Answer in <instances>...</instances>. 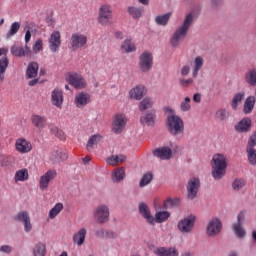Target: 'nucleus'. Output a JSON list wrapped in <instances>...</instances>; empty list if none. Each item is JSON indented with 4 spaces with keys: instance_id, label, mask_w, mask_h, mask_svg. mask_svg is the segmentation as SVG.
<instances>
[{
    "instance_id": "nucleus-46",
    "label": "nucleus",
    "mask_w": 256,
    "mask_h": 256,
    "mask_svg": "<svg viewBox=\"0 0 256 256\" xmlns=\"http://www.w3.org/2000/svg\"><path fill=\"white\" fill-rule=\"evenodd\" d=\"M127 161V156L125 155H112L107 159L108 165H117V163H125Z\"/></svg>"
},
{
    "instance_id": "nucleus-29",
    "label": "nucleus",
    "mask_w": 256,
    "mask_h": 256,
    "mask_svg": "<svg viewBox=\"0 0 256 256\" xmlns=\"http://www.w3.org/2000/svg\"><path fill=\"white\" fill-rule=\"evenodd\" d=\"M120 49L122 53H135V51H137V47L131 42L130 38L122 42Z\"/></svg>"
},
{
    "instance_id": "nucleus-5",
    "label": "nucleus",
    "mask_w": 256,
    "mask_h": 256,
    "mask_svg": "<svg viewBox=\"0 0 256 256\" xmlns=\"http://www.w3.org/2000/svg\"><path fill=\"white\" fill-rule=\"evenodd\" d=\"M139 69L142 73H149L153 69V54L149 51H144L139 56Z\"/></svg>"
},
{
    "instance_id": "nucleus-12",
    "label": "nucleus",
    "mask_w": 256,
    "mask_h": 256,
    "mask_svg": "<svg viewBox=\"0 0 256 256\" xmlns=\"http://www.w3.org/2000/svg\"><path fill=\"white\" fill-rule=\"evenodd\" d=\"M157 114L154 109L142 112L140 116V123L143 127H154Z\"/></svg>"
},
{
    "instance_id": "nucleus-8",
    "label": "nucleus",
    "mask_w": 256,
    "mask_h": 256,
    "mask_svg": "<svg viewBox=\"0 0 256 256\" xmlns=\"http://www.w3.org/2000/svg\"><path fill=\"white\" fill-rule=\"evenodd\" d=\"M87 45V37L85 34L74 33L70 38V49L72 51H79V49H83Z\"/></svg>"
},
{
    "instance_id": "nucleus-56",
    "label": "nucleus",
    "mask_w": 256,
    "mask_h": 256,
    "mask_svg": "<svg viewBox=\"0 0 256 256\" xmlns=\"http://www.w3.org/2000/svg\"><path fill=\"white\" fill-rule=\"evenodd\" d=\"M248 161L250 165H256V150L255 149H246Z\"/></svg>"
},
{
    "instance_id": "nucleus-31",
    "label": "nucleus",
    "mask_w": 256,
    "mask_h": 256,
    "mask_svg": "<svg viewBox=\"0 0 256 256\" xmlns=\"http://www.w3.org/2000/svg\"><path fill=\"white\" fill-rule=\"evenodd\" d=\"M37 73H39V64L37 62H31L27 67L26 77L28 79H35Z\"/></svg>"
},
{
    "instance_id": "nucleus-58",
    "label": "nucleus",
    "mask_w": 256,
    "mask_h": 256,
    "mask_svg": "<svg viewBox=\"0 0 256 256\" xmlns=\"http://www.w3.org/2000/svg\"><path fill=\"white\" fill-rule=\"evenodd\" d=\"M24 225V231L25 233H31L33 231V224H31V217L22 222Z\"/></svg>"
},
{
    "instance_id": "nucleus-64",
    "label": "nucleus",
    "mask_w": 256,
    "mask_h": 256,
    "mask_svg": "<svg viewBox=\"0 0 256 256\" xmlns=\"http://www.w3.org/2000/svg\"><path fill=\"white\" fill-rule=\"evenodd\" d=\"M105 232V229L99 228L98 230L95 231V235L96 237H100V239H105Z\"/></svg>"
},
{
    "instance_id": "nucleus-57",
    "label": "nucleus",
    "mask_w": 256,
    "mask_h": 256,
    "mask_svg": "<svg viewBox=\"0 0 256 256\" xmlns=\"http://www.w3.org/2000/svg\"><path fill=\"white\" fill-rule=\"evenodd\" d=\"M256 147V131L250 136L246 149H255Z\"/></svg>"
},
{
    "instance_id": "nucleus-21",
    "label": "nucleus",
    "mask_w": 256,
    "mask_h": 256,
    "mask_svg": "<svg viewBox=\"0 0 256 256\" xmlns=\"http://www.w3.org/2000/svg\"><path fill=\"white\" fill-rule=\"evenodd\" d=\"M66 81H68V83L72 85V87H75V89H83L85 87V82H83V76L77 73L70 74L66 78Z\"/></svg>"
},
{
    "instance_id": "nucleus-44",
    "label": "nucleus",
    "mask_w": 256,
    "mask_h": 256,
    "mask_svg": "<svg viewBox=\"0 0 256 256\" xmlns=\"http://www.w3.org/2000/svg\"><path fill=\"white\" fill-rule=\"evenodd\" d=\"M181 205V199L179 198H167L164 201V209H175V207H179Z\"/></svg>"
},
{
    "instance_id": "nucleus-48",
    "label": "nucleus",
    "mask_w": 256,
    "mask_h": 256,
    "mask_svg": "<svg viewBox=\"0 0 256 256\" xmlns=\"http://www.w3.org/2000/svg\"><path fill=\"white\" fill-rule=\"evenodd\" d=\"M29 179V172L27 169H21L16 171L15 173V183H19V181H27Z\"/></svg>"
},
{
    "instance_id": "nucleus-40",
    "label": "nucleus",
    "mask_w": 256,
    "mask_h": 256,
    "mask_svg": "<svg viewBox=\"0 0 256 256\" xmlns=\"http://www.w3.org/2000/svg\"><path fill=\"white\" fill-rule=\"evenodd\" d=\"M169 19H171V12L156 16L155 23L161 27H166L167 23H169Z\"/></svg>"
},
{
    "instance_id": "nucleus-3",
    "label": "nucleus",
    "mask_w": 256,
    "mask_h": 256,
    "mask_svg": "<svg viewBox=\"0 0 256 256\" xmlns=\"http://www.w3.org/2000/svg\"><path fill=\"white\" fill-rule=\"evenodd\" d=\"M113 19V7L109 4H103L98 9V18L97 21L99 25L107 27L111 25Z\"/></svg>"
},
{
    "instance_id": "nucleus-2",
    "label": "nucleus",
    "mask_w": 256,
    "mask_h": 256,
    "mask_svg": "<svg viewBox=\"0 0 256 256\" xmlns=\"http://www.w3.org/2000/svg\"><path fill=\"white\" fill-rule=\"evenodd\" d=\"M212 161V177L215 181H219L227 173V157L223 154H215Z\"/></svg>"
},
{
    "instance_id": "nucleus-38",
    "label": "nucleus",
    "mask_w": 256,
    "mask_h": 256,
    "mask_svg": "<svg viewBox=\"0 0 256 256\" xmlns=\"http://www.w3.org/2000/svg\"><path fill=\"white\" fill-rule=\"evenodd\" d=\"M49 129L52 135H55V137H57V139H59L60 141H65V139L67 138L65 132H63V130L59 129L57 126L50 124Z\"/></svg>"
},
{
    "instance_id": "nucleus-35",
    "label": "nucleus",
    "mask_w": 256,
    "mask_h": 256,
    "mask_svg": "<svg viewBox=\"0 0 256 256\" xmlns=\"http://www.w3.org/2000/svg\"><path fill=\"white\" fill-rule=\"evenodd\" d=\"M230 113L225 108H220L215 113V119L217 121H220L221 123H226V121H229Z\"/></svg>"
},
{
    "instance_id": "nucleus-61",
    "label": "nucleus",
    "mask_w": 256,
    "mask_h": 256,
    "mask_svg": "<svg viewBox=\"0 0 256 256\" xmlns=\"http://www.w3.org/2000/svg\"><path fill=\"white\" fill-rule=\"evenodd\" d=\"M35 51H43V40L38 39L33 47Z\"/></svg>"
},
{
    "instance_id": "nucleus-7",
    "label": "nucleus",
    "mask_w": 256,
    "mask_h": 256,
    "mask_svg": "<svg viewBox=\"0 0 256 256\" xmlns=\"http://www.w3.org/2000/svg\"><path fill=\"white\" fill-rule=\"evenodd\" d=\"M245 223V214L243 212L238 213L237 222L232 225V229L234 231V235L237 239H244L247 236V231L243 228V224Z\"/></svg>"
},
{
    "instance_id": "nucleus-27",
    "label": "nucleus",
    "mask_w": 256,
    "mask_h": 256,
    "mask_svg": "<svg viewBox=\"0 0 256 256\" xmlns=\"http://www.w3.org/2000/svg\"><path fill=\"white\" fill-rule=\"evenodd\" d=\"M256 98L255 96H248L244 101L243 113L244 115H251L255 109Z\"/></svg>"
},
{
    "instance_id": "nucleus-51",
    "label": "nucleus",
    "mask_w": 256,
    "mask_h": 256,
    "mask_svg": "<svg viewBox=\"0 0 256 256\" xmlns=\"http://www.w3.org/2000/svg\"><path fill=\"white\" fill-rule=\"evenodd\" d=\"M153 181V173L147 172L144 174L139 182V187H147Z\"/></svg>"
},
{
    "instance_id": "nucleus-49",
    "label": "nucleus",
    "mask_w": 256,
    "mask_h": 256,
    "mask_svg": "<svg viewBox=\"0 0 256 256\" xmlns=\"http://www.w3.org/2000/svg\"><path fill=\"white\" fill-rule=\"evenodd\" d=\"M169 217H171V214L168 211H159L155 214V221L156 223H165Z\"/></svg>"
},
{
    "instance_id": "nucleus-30",
    "label": "nucleus",
    "mask_w": 256,
    "mask_h": 256,
    "mask_svg": "<svg viewBox=\"0 0 256 256\" xmlns=\"http://www.w3.org/2000/svg\"><path fill=\"white\" fill-rule=\"evenodd\" d=\"M144 11L143 7L129 6L127 8V13L132 17V19H141Z\"/></svg>"
},
{
    "instance_id": "nucleus-28",
    "label": "nucleus",
    "mask_w": 256,
    "mask_h": 256,
    "mask_svg": "<svg viewBox=\"0 0 256 256\" xmlns=\"http://www.w3.org/2000/svg\"><path fill=\"white\" fill-rule=\"evenodd\" d=\"M16 149L19 153H29V151L33 149V146L31 145V142L21 138L16 141Z\"/></svg>"
},
{
    "instance_id": "nucleus-62",
    "label": "nucleus",
    "mask_w": 256,
    "mask_h": 256,
    "mask_svg": "<svg viewBox=\"0 0 256 256\" xmlns=\"http://www.w3.org/2000/svg\"><path fill=\"white\" fill-rule=\"evenodd\" d=\"M189 73H191V67H189V65L183 66L181 68L182 77H187V75H189Z\"/></svg>"
},
{
    "instance_id": "nucleus-50",
    "label": "nucleus",
    "mask_w": 256,
    "mask_h": 256,
    "mask_svg": "<svg viewBox=\"0 0 256 256\" xmlns=\"http://www.w3.org/2000/svg\"><path fill=\"white\" fill-rule=\"evenodd\" d=\"M19 29H21V23L13 22L10 26V30L6 34L7 39L13 37L14 35H17V33H19Z\"/></svg>"
},
{
    "instance_id": "nucleus-16",
    "label": "nucleus",
    "mask_w": 256,
    "mask_h": 256,
    "mask_svg": "<svg viewBox=\"0 0 256 256\" xmlns=\"http://www.w3.org/2000/svg\"><path fill=\"white\" fill-rule=\"evenodd\" d=\"M57 177V171L54 169L48 170L44 175L40 177L39 187L42 191H46L49 187V182L53 181Z\"/></svg>"
},
{
    "instance_id": "nucleus-53",
    "label": "nucleus",
    "mask_w": 256,
    "mask_h": 256,
    "mask_svg": "<svg viewBox=\"0 0 256 256\" xmlns=\"http://www.w3.org/2000/svg\"><path fill=\"white\" fill-rule=\"evenodd\" d=\"M31 216H29V212L20 211L14 216V221H18L19 223H25Z\"/></svg>"
},
{
    "instance_id": "nucleus-22",
    "label": "nucleus",
    "mask_w": 256,
    "mask_h": 256,
    "mask_svg": "<svg viewBox=\"0 0 256 256\" xmlns=\"http://www.w3.org/2000/svg\"><path fill=\"white\" fill-rule=\"evenodd\" d=\"M131 99H135L136 101H141L145 95H147V89L143 85L136 86L131 89L129 92Z\"/></svg>"
},
{
    "instance_id": "nucleus-23",
    "label": "nucleus",
    "mask_w": 256,
    "mask_h": 256,
    "mask_svg": "<svg viewBox=\"0 0 256 256\" xmlns=\"http://www.w3.org/2000/svg\"><path fill=\"white\" fill-rule=\"evenodd\" d=\"M31 123L36 129H39V131H42V129H45L47 127V117L33 114L31 116Z\"/></svg>"
},
{
    "instance_id": "nucleus-10",
    "label": "nucleus",
    "mask_w": 256,
    "mask_h": 256,
    "mask_svg": "<svg viewBox=\"0 0 256 256\" xmlns=\"http://www.w3.org/2000/svg\"><path fill=\"white\" fill-rule=\"evenodd\" d=\"M221 229H223V223H221L219 218H212L208 222L206 235H208V237H217V235L221 233Z\"/></svg>"
},
{
    "instance_id": "nucleus-19",
    "label": "nucleus",
    "mask_w": 256,
    "mask_h": 256,
    "mask_svg": "<svg viewBox=\"0 0 256 256\" xmlns=\"http://www.w3.org/2000/svg\"><path fill=\"white\" fill-rule=\"evenodd\" d=\"M11 53L14 57H31V48L28 45L23 46L14 44L11 47Z\"/></svg>"
},
{
    "instance_id": "nucleus-25",
    "label": "nucleus",
    "mask_w": 256,
    "mask_h": 256,
    "mask_svg": "<svg viewBox=\"0 0 256 256\" xmlns=\"http://www.w3.org/2000/svg\"><path fill=\"white\" fill-rule=\"evenodd\" d=\"M244 83L249 87H256V68H250L244 73Z\"/></svg>"
},
{
    "instance_id": "nucleus-36",
    "label": "nucleus",
    "mask_w": 256,
    "mask_h": 256,
    "mask_svg": "<svg viewBox=\"0 0 256 256\" xmlns=\"http://www.w3.org/2000/svg\"><path fill=\"white\" fill-rule=\"evenodd\" d=\"M32 253L34 256H45L47 255V246L43 242H38L34 246Z\"/></svg>"
},
{
    "instance_id": "nucleus-17",
    "label": "nucleus",
    "mask_w": 256,
    "mask_h": 256,
    "mask_svg": "<svg viewBox=\"0 0 256 256\" xmlns=\"http://www.w3.org/2000/svg\"><path fill=\"white\" fill-rule=\"evenodd\" d=\"M152 155L154 157H157V159H161V161H167L171 159V157L173 156V150H171V148L167 146L155 148L152 151Z\"/></svg>"
},
{
    "instance_id": "nucleus-26",
    "label": "nucleus",
    "mask_w": 256,
    "mask_h": 256,
    "mask_svg": "<svg viewBox=\"0 0 256 256\" xmlns=\"http://www.w3.org/2000/svg\"><path fill=\"white\" fill-rule=\"evenodd\" d=\"M87 237V229L81 228L78 232L73 235V243L78 247L85 244V239Z\"/></svg>"
},
{
    "instance_id": "nucleus-59",
    "label": "nucleus",
    "mask_w": 256,
    "mask_h": 256,
    "mask_svg": "<svg viewBox=\"0 0 256 256\" xmlns=\"http://www.w3.org/2000/svg\"><path fill=\"white\" fill-rule=\"evenodd\" d=\"M193 79L192 78H189V79H183V78H180L179 79V83L182 87H189V85H193Z\"/></svg>"
},
{
    "instance_id": "nucleus-1",
    "label": "nucleus",
    "mask_w": 256,
    "mask_h": 256,
    "mask_svg": "<svg viewBox=\"0 0 256 256\" xmlns=\"http://www.w3.org/2000/svg\"><path fill=\"white\" fill-rule=\"evenodd\" d=\"M166 129L175 141H182L185 137V122L177 115L167 116Z\"/></svg>"
},
{
    "instance_id": "nucleus-32",
    "label": "nucleus",
    "mask_w": 256,
    "mask_h": 256,
    "mask_svg": "<svg viewBox=\"0 0 256 256\" xmlns=\"http://www.w3.org/2000/svg\"><path fill=\"white\" fill-rule=\"evenodd\" d=\"M52 103L55 107H61L63 105V91L60 89L52 91Z\"/></svg>"
},
{
    "instance_id": "nucleus-42",
    "label": "nucleus",
    "mask_w": 256,
    "mask_h": 256,
    "mask_svg": "<svg viewBox=\"0 0 256 256\" xmlns=\"http://www.w3.org/2000/svg\"><path fill=\"white\" fill-rule=\"evenodd\" d=\"M8 67L9 58H7V56H3V58L0 59V81H3L5 79V71H7Z\"/></svg>"
},
{
    "instance_id": "nucleus-20",
    "label": "nucleus",
    "mask_w": 256,
    "mask_h": 256,
    "mask_svg": "<svg viewBox=\"0 0 256 256\" xmlns=\"http://www.w3.org/2000/svg\"><path fill=\"white\" fill-rule=\"evenodd\" d=\"M91 102V95L87 92H79L75 96V105L78 109H83V107L89 105Z\"/></svg>"
},
{
    "instance_id": "nucleus-60",
    "label": "nucleus",
    "mask_w": 256,
    "mask_h": 256,
    "mask_svg": "<svg viewBox=\"0 0 256 256\" xmlns=\"http://www.w3.org/2000/svg\"><path fill=\"white\" fill-rule=\"evenodd\" d=\"M12 251H13V247H11L9 245H2L0 247V252L1 253H6L7 255H9Z\"/></svg>"
},
{
    "instance_id": "nucleus-18",
    "label": "nucleus",
    "mask_w": 256,
    "mask_h": 256,
    "mask_svg": "<svg viewBox=\"0 0 256 256\" xmlns=\"http://www.w3.org/2000/svg\"><path fill=\"white\" fill-rule=\"evenodd\" d=\"M61 47V32L54 31L49 38V49L52 53H57Z\"/></svg>"
},
{
    "instance_id": "nucleus-11",
    "label": "nucleus",
    "mask_w": 256,
    "mask_h": 256,
    "mask_svg": "<svg viewBox=\"0 0 256 256\" xmlns=\"http://www.w3.org/2000/svg\"><path fill=\"white\" fill-rule=\"evenodd\" d=\"M188 33L189 31H187L183 27H178L170 37L171 47H179V45H181V43H183V41L185 40V37H187Z\"/></svg>"
},
{
    "instance_id": "nucleus-55",
    "label": "nucleus",
    "mask_w": 256,
    "mask_h": 256,
    "mask_svg": "<svg viewBox=\"0 0 256 256\" xmlns=\"http://www.w3.org/2000/svg\"><path fill=\"white\" fill-rule=\"evenodd\" d=\"M180 109L183 113L191 110V98L189 96L185 97L184 101L180 103Z\"/></svg>"
},
{
    "instance_id": "nucleus-9",
    "label": "nucleus",
    "mask_w": 256,
    "mask_h": 256,
    "mask_svg": "<svg viewBox=\"0 0 256 256\" xmlns=\"http://www.w3.org/2000/svg\"><path fill=\"white\" fill-rule=\"evenodd\" d=\"M195 216L191 215L182 220H180L177 224V229L180 233L189 234L193 231V227H195Z\"/></svg>"
},
{
    "instance_id": "nucleus-45",
    "label": "nucleus",
    "mask_w": 256,
    "mask_h": 256,
    "mask_svg": "<svg viewBox=\"0 0 256 256\" xmlns=\"http://www.w3.org/2000/svg\"><path fill=\"white\" fill-rule=\"evenodd\" d=\"M245 99V92H239L234 95L232 102H231V107L234 111H237V107H239V103Z\"/></svg>"
},
{
    "instance_id": "nucleus-63",
    "label": "nucleus",
    "mask_w": 256,
    "mask_h": 256,
    "mask_svg": "<svg viewBox=\"0 0 256 256\" xmlns=\"http://www.w3.org/2000/svg\"><path fill=\"white\" fill-rule=\"evenodd\" d=\"M210 5L213 9H217L220 5H223V0H210Z\"/></svg>"
},
{
    "instance_id": "nucleus-54",
    "label": "nucleus",
    "mask_w": 256,
    "mask_h": 256,
    "mask_svg": "<svg viewBox=\"0 0 256 256\" xmlns=\"http://www.w3.org/2000/svg\"><path fill=\"white\" fill-rule=\"evenodd\" d=\"M245 187V180L242 178H236L232 183V189L234 191H241Z\"/></svg>"
},
{
    "instance_id": "nucleus-33",
    "label": "nucleus",
    "mask_w": 256,
    "mask_h": 256,
    "mask_svg": "<svg viewBox=\"0 0 256 256\" xmlns=\"http://www.w3.org/2000/svg\"><path fill=\"white\" fill-rule=\"evenodd\" d=\"M101 139H103V136H101V134L92 135L86 144L87 151H93V147L99 145V143H101Z\"/></svg>"
},
{
    "instance_id": "nucleus-37",
    "label": "nucleus",
    "mask_w": 256,
    "mask_h": 256,
    "mask_svg": "<svg viewBox=\"0 0 256 256\" xmlns=\"http://www.w3.org/2000/svg\"><path fill=\"white\" fill-rule=\"evenodd\" d=\"M194 22H195V14L190 12L185 16L184 21L180 27H182V29H185L186 31H189V29H191V26L193 25Z\"/></svg>"
},
{
    "instance_id": "nucleus-47",
    "label": "nucleus",
    "mask_w": 256,
    "mask_h": 256,
    "mask_svg": "<svg viewBox=\"0 0 256 256\" xmlns=\"http://www.w3.org/2000/svg\"><path fill=\"white\" fill-rule=\"evenodd\" d=\"M153 107V99L146 97L139 104V110L143 113L147 111V109H151Z\"/></svg>"
},
{
    "instance_id": "nucleus-4",
    "label": "nucleus",
    "mask_w": 256,
    "mask_h": 256,
    "mask_svg": "<svg viewBox=\"0 0 256 256\" xmlns=\"http://www.w3.org/2000/svg\"><path fill=\"white\" fill-rule=\"evenodd\" d=\"M186 189L187 199H189V201L197 199V195H199V189H201V180L197 177L190 178L187 182Z\"/></svg>"
},
{
    "instance_id": "nucleus-52",
    "label": "nucleus",
    "mask_w": 256,
    "mask_h": 256,
    "mask_svg": "<svg viewBox=\"0 0 256 256\" xmlns=\"http://www.w3.org/2000/svg\"><path fill=\"white\" fill-rule=\"evenodd\" d=\"M63 211V204L62 203H57L50 211H49V218L50 219H55L58 214Z\"/></svg>"
},
{
    "instance_id": "nucleus-14",
    "label": "nucleus",
    "mask_w": 256,
    "mask_h": 256,
    "mask_svg": "<svg viewBox=\"0 0 256 256\" xmlns=\"http://www.w3.org/2000/svg\"><path fill=\"white\" fill-rule=\"evenodd\" d=\"M125 125H127V118L123 114H116L114 116V120L112 123V131L119 135V133H123V129H125Z\"/></svg>"
},
{
    "instance_id": "nucleus-15",
    "label": "nucleus",
    "mask_w": 256,
    "mask_h": 256,
    "mask_svg": "<svg viewBox=\"0 0 256 256\" xmlns=\"http://www.w3.org/2000/svg\"><path fill=\"white\" fill-rule=\"evenodd\" d=\"M139 214L149 223V225H155V217L151 214L149 206L145 202H140L138 205Z\"/></svg>"
},
{
    "instance_id": "nucleus-41",
    "label": "nucleus",
    "mask_w": 256,
    "mask_h": 256,
    "mask_svg": "<svg viewBox=\"0 0 256 256\" xmlns=\"http://www.w3.org/2000/svg\"><path fill=\"white\" fill-rule=\"evenodd\" d=\"M203 59L201 58V56H197L194 60V68L192 71V77L197 78V76L199 75V71H201L202 67H203Z\"/></svg>"
},
{
    "instance_id": "nucleus-13",
    "label": "nucleus",
    "mask_w": 256,
    "mask_h": 256,
    "mask_svg": "<svg viewBox=\"0 0 256 256\" xmlns=\"http://www.w3.org/2000/svg\"><path fill=\"white\" fill-rule=\"evenodd\" d=\"M69 159V155L67 154V150H63V148H59L54 146L50 153V161L53 163H63V161H67Z\"/></svg>"
},
{
    "instance_id": "nucleus-6",
    "label": "nucleus",
    "mask_w": 256,
    "mask_h": 256,
    "mask_svg": "<svg viewBox=\"0 0 256 256\" xmlns=\"http://www.w3.org/2000/svg\"><path fill=\"white\" fill-rule=\"evenodd\" d=\"M109 206L100 205L93 212V218L96 223H100L101 225L107 223L109 221Z\"/></svg>"
},
{
    "instance_id": "nucleus-43",
    "label": "nucleus",
    "mask_w": 256,
    "mask_h": 256,
    "mask_svg": "<svg viewBox=\"0 0 256 256\" xmlns=\"http://www.w3.org/2000/svg\"><path fill=\"white\" fill-rule=\"evenodd\" d=\"M123 179H125V169L124 168L117 169L112 173L113 183H121V181H123Z\"/></svg>"
},
{
    "instance_id": "nucleus-24",
    "label": "nucleus",
    "mask_w": 256,
    "mask_h": 256,
    "mask_svg": "<svg viewBox=\"0 0 256 256\" xmlns=\"http://www.w3.org/2000/svg\"><path fill=\"white\" fill-rule=\"evenodd\" d=\"M234 127L238 133H249L251 131V118H243Z\"/></svg>"
},
{
    "instance_id": "nucleus-39",
    "label": "nucleus",
    "mask_w": 256,
    "mask_h": 256,
    "mask_svg": "<svg viewBox=\"0 0 256 256\" xmlns=\"http://www.w3.org/2000/svg\"><path fill=\"white\" fill-rule=\"evenodd\" d=\"M49 129L52 135H55V137H57V139H59L60 141H65V139L67 138L65 132H63V130L59 129L57 126L50 124Z\"/></svg>"
},
{
    "instance_id": "nucleus-34",
    "label": "nucleus",
    "mask_w": 256,
    "mask_h": 256,
    "mask_svg": "<svg viewBox=\"0 0 256 256\" xmlns=\"http://www.w3.org/2000/svg\"><path fill=\"white\" fill-rule=\"evenodd\" d=\"M155 253L158 256H179V252H177V249L175 248L160 247L155 251Z\"/></svg>"
}]
</instances>
